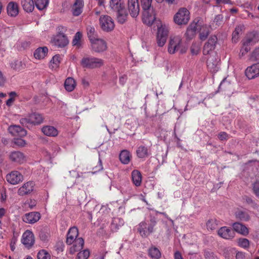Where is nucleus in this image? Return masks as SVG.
I'll use <instances>...</instances> for the list:
<instances>
[{"label": "nucleus", "mask_w": 259, "mask_h": 259, "mask_svg": "<svg viewBox=\"0 0 259 259\" xmlns=\"http://www.w3.org/2000/svg\"><path fill=\"white\" fill-rule=\"evenodd\" d=\"M188 46L183 42L179 36L170 37L168 44L167 52L170 54H174L179 52L181 54H185L188 50Z\"/></svg>", "instance_id": "obj_1"}, {"label": "nucleus", "mask_w": 259, "mask_h": 259, "mask_svg": "<svg viewBox=\"0 0 259 259\" xmlns=\"http://www.w3.org/2000/svg\"><path fill=\"white\" fill-rule=\"evenodd\" d=\"M109 7L117 12V18L118 22L123 23L126 20L127 13L124 7L123 0H110Z\"/></svg>", "instance_id": "obj_2"}, {"label": "nucleus", "mask_w": 259, "mask_h": 259, "mask_svg": "<svg viewBox=\"0 0 259 259\" xmlns=\"http://www.w3.org/2000/svg\"><path fill=\"white\" fill-rule=\"evenodd\" d=\"M80 64L83 68L94 69L102 66L104 64V61L100 58L85 56L81 60Z\"/></svg>", "instance_id": "obj_3"}, {"label": "nucleus", "mask_w": 259, "mask_h": 259, "mask_svg": "<svg viewBox=\"0 0 259 259\" xmlns=\"http://www.w3.org/2000/svg\"><path fill=\"white\" fill-rule=\"evenodd\" d=\"M190 19V13L185 8H180L174 16V22L178 25H185Z\"/></svg>", "instance_id": "obj_4"}, {"label": "nucleus", "mask_w": 259, "mask_h": 259, "mask_svg": "<svg viewBox=\"0 0 259 259\" xmlns=\"http://www.w3.org/2000/svg\"><path fill=\"white\" fill-rule=\"evenodd\" d=\"M169 28L168 25L165 24H161L157 27V32L156 35V42L157 45L160 47H163L167 40Z\"/></svg>", "instance_id": "obj_5"}, {"label": "nucleus", "mask_w": 259, "mask_h": 259, "mask_svg": "<svg viewBox=\"0 0 259 259\" xmlns=\"http://www.w3.org/2000/svg\"><path fill=\"white\" fill-rule=\"evenodd\" d=\"M66 28L65 27L60 26L57 28V34L54 36L52 40L55 46L59 47H63L68 44V40L67 36L64 34Z\"/></svg>", "instance_id": "obj_6"}, {"label": "nucleus", "mask_w": 259, "mask_h": 259, "mask_svg": "<svg viewBox=\"0 0 259 259\" xmlns=\"http://www.w3.org/2000/svg\"><path fill=\"white\" fill-rule=\"evenodd\" d=\"M156 224L155 218H151L150 220L146 219L144 222L139 224L138 230L142 236H147L153 231V228Z\"/></svg>", "instance_id": "obj_7"}, {"label": "nucleus", "mask_w": 259, "mask_h": 259, "mask_svg": "<svg viewBox=\"0 0 259 259\" xmlns=\"http://www.w3.org/2000/svg\"><path fill=\"white\" fill-rule=\"evenodd\" d=\"M91 49L97 53L103 52L107 48L106 42L103 39L97 37L90 41Z\"/></svg>", "instance_id": "obj_8"}, {"label": "nucleus", "mask_w": 259, "mask_h": 259, "mask_svg": "<svg viewBox=\"0 0 259 259\" xmlns=\"http://www.w3.org/2000/svg\"><path fill=\"white\" fill-rule=\"evenodd\" d=\"M6 179L9 183L15 185L22 182L24 180V177L19 171L13 170L6 175Z\"/></svg>", "instance_id": "obj_9"}, {"label": "nucleus", "mask_w": 259, "mask_h": 259, "mask_svg": "<svg viewBox=\"0 0 259 259\" xmlns=\"http://www.w3.org/2000/svg\"><path fill=\"white\" fill-rule=\"evenodd\" d=\"M99 21L101 28L105 31H111L114 28V22L109 16L102 15L100 18Z\"/></svg>", "instance_id": "obj_10"}, {"label": "nucleus", "mask_w": 259, "mask_h": 259, "mask_svg": "<svg viewBox=\"0 0 259 259\" xmlns=\"http://www.w3.org/2000/svg\"><path fill=\"white\" fill-rule=\"evenodd\" d=\"M142 20L143 23L151 25L155 20V12L152 8H149L147 9H143Z\"/></svg>", "instance_id": "obj_11"}, {"label": "nucleus", "mask_w": 259, "mask_h": 259, "mask_svg": "<svg viewBox=\"0 0 259 259\" xmlns=\"http://www.w3.org/2000/svg\"><path fill=\"white\" fill-rule=\"evenodd\" d=\"M245 74L249 79H254L259 76V63H256L247 67L245 71Z\"/></svg>", "instance_id": "obj_12"}, {"label": "nucleus", "mask_w": 259, "mask_h": 259, "mask_svg": "<svg viewBox=\"0 0 259 259\" xmlns=\"http://www.w3.org/2000/svg\"><path fill=\"white\" fill-rule=\"evenodd\" d=\"M219 61L220 59L215 53L208 57L207 61V65L210 72L214 73L218 70Z\"/></svg>", "instance_id": "obj_13"}, {"label": "nucleus", "mask_w": 259, "mask_h": 259, "mask_svg": "<svg viewBox=\"0 0 259 259\" xmlns=\"http://www.w3.org/2000/svg\"><path fill=\"white\" fill-rule=\"evenodd\" d=\"M200 27V23L199 21H193L188 27L185 33V37L187 39L191 40L194 38L196 34L198 28Z\"/></svg>", "instance_id": "obj_14"}, {"label": "nucleus", "mask_w": 259, "mask_h": 259, "mask_svg": "<svg viewBox=\"0 0 259 259\" xmlns=\"http://www.w3.org/2000/svg\"><path fill=\"white\" fill-rule=\"evenodd\" d=\"M42 116L38 113H32L26 118L22 119V122L24 124H40L42 122Z\"/></svg>", "instance_id": "obj_15"}, {"label": "nucleus", "mask_w": 259, "mask_h": 259, "mask_svg": "<svg viewBox=\"0 0 259 259\" xmlns=\"http://www.w3.org/2000/svg\"><path fill=\"white\" fill-rule=\"evenodd\" d=\"M128 9L131 16L136 18L139 14V0H127Z\"/></svg>", "instance_id": "obj_16"}, {"label": "nucleus", "mask_w": 259, "mask_h": 259, "mask_svg": "<svg viewBox=\"0 0 259 259\" xmlns=\"http://www.w3.org/2000/svg\"><path fill=\"white\" fill-rule=\"evenodd\" d=\"M218 41V38L215 35L210 36L203 48V54H208L214 50Z\"/></svg>", "instance_id": "obj_17"}, {"label": "nucleus", "mask_w": 259, "mask_h": 259, "mask_svg": "<svg viewBox=\"0 0 259 259\" xmlns=\"http://www.w3.org/2000/svg\"><path fill=\"white\" fill-rule=\"evenodd\" d=\"M21 242L26 247L29 248L32 246L34 243L33 233L29 230H26L23 234Z\"/></svg>", "instance_id": "obj_18"}, {"label": "nucleus", "mask_w": 259, "mask_h": 259, "mask_svg": "<svg viewBox=\"0 0 259 259\" xmlns=\"http://www.w3.org/2000/svg\"><path fill=\"white\" fill-rule=\"evenodd\" d=\"M34 184L32 182H27L24 183L18 190V194L23 196L31 193L34 190Z\"/></svg>", "instance_id": "obj_19"}, {"label": "nucleus", "mask_w": 259, "mask_h": 259, "mask_svg": "<svg viewBox=\"0 0 259 259\" xmlns=\"http://www.w3.org/2000/svg\"><path fill=\"white\" fill-rule=\"evenodd\" d=\"M40 218V214L38 212H31L25 214L23 217L24 222L29 224H34L37 222Z\"/></svg>", "instance_id": "obj_20"}, {"label": "nucleus", "mask_w": 259, "mask_h": 259, "mask_svg": "<svg viewBox=\"0 0 259 259\" xmlns=\"http://www.w3.org/2000/svg\"><path fill=\"white\" fill-rule=\"evenodd\" d=\"M218 235L225 239H230L234 237V231L227 227H221L218 231Z\"/></svg>", "instance_id": "obj_21"}, {"label": "nucleus", "mask_w": 259, "mask_h": 259, "mask_svg": "<svg viewBox=\"0 0 259 259\" xmlns=\"http://www.w3.org/2000/svg\"><path fill=\"white\" fill-rule=\"evenodd\" d=\"M9 158L12 161L21 164L25 161L26 159L23 153L20 151H14L10 153Z\"/></svg>", "instance_id": "obj_22"}, {"label": "nucleus", "mask_w": 259, "mask_h": 259, "mask_svg": "<svg viewBox=\"0 0 259 259\" xmlns=\"http://www.w3.org/2000/svg\"><path fill=\"white\" fill-rule=\"evenodd\" d=\"M8 15L11 17H15L19 14V7L18 4L14 2H10L7 7Z\"/></svg>", "instance_id": "obj_23"}, {"label": "nucleus", "mask_w": 259, "mask_h": 259, "mask_svg": "<svg viewBox=\"0 0 259 259\" xmlns=\"http://www.w3.org/2000/svg\"><path fill=\"white\" fill-rule=\"evenodd\" d=\"M62 60V57L60 55H54L49 62V67L52 70H57L60 66Z\"/></svg>", "instance_id": "obj_24"}, {"label": "nucleus", "mask_w": 259, "mask_h": 259, "mask_svg": "<svg viewBox=\"0 0 259 259\" xmlns=\"http://www.w3.org/2000/svg\"><path fill=\"white\" fill-rule=\"evenodd\" d=\"M258 40L259 33L256 31H253L246 35L243 41L245 42V44L252 45L257 42Z\"/></svg>", "instance_id": "obj_25"}, {"label": "nucleus", "mask_w": 259, "mask_h": 259, "mask_svg": "<svg viewBox=\"0 0 259 259\" xmlns=\"http://www.w3.org/2000/svg\"><path fill=\"white\" fill-rule=\"evenodd\" d=\"M9 132L14 136L23 137L26 135V131L19 125H11L9 127Z\"/></svg>", "instance_id": "obj_26"}, {"label": "nucleus", "mask_w": 259, "mask_h": 259, "mask_svg": "<svg viewBox=\"0 0 259 259\" xmlns=\"http://www.w3.org/2000/svg\"><path fill=\"white\" fill-rule=\"evenodd\" d=\"M78 235V229L76 227H73L71 228L67 234L66 242L68 244H72L73 242L77 239Z\"/></svg>", "instance_id": "obj_27"}, {"label": "nucleus", "mask_w": 259, "mask_h": 259, "mask_svg": "<svg viewBox=\"0 0 259 259\" xmlns=\"http://www.w3.org/2000/svg\"><path fill=\"white\" fill-rule=\"evenodd\" d=\"M48 53V49L46 47H39L35 50L33 55L37 60H42L45 58Z\"/></svg>", "instance_id": "obj_28"}, {"label": "nucleus", "mask_w": 259, "mask_h": 259, "mask_svg": "<svg viewBox=\"0 0 259 259\" xmlns=\"http://www.w3.org/2000/svg\"><path fill=\"white\" fill-rule=\"evenodd\" d=\"M83 0H76L72 6V12L74 16H79L82 12Z\"/></svg>", "instance_id": "obj_29"}, {"label": "nucleus", "mask_w": 259, "mask_h": 259, "mask_svg": "<svg viewBox=\"0 0 259 259\" xmlns=\"http://www.w3.org/2000/svg\"><path fill=\"white\" fill-rule=\"evenodd\" d=\"M73 245L70 248L71 253H74L81 250L84 245V240L82 238H78L73 242Z\"/></svg>", "instance_id": "obj_30"}, {"label": "nucleus", "mask_w": 259, "mask_h": 259, "mask_svg": "<svg viewBox=\"0 0 259 259\" xmlns=\"http://www.w3.org/2000/svg\"><path fill=\"white\" fill-rule=\"evenodd\" d=\"M132 158V154L127 150H122L119 154V159L121 162L124 164L130 163Z\"/></svg>", "instance_id": "obj_31"}, {"label": "nucleus", "mask_w": 259, "mask_h": 259, "mask_svg": "<svg viewBox=\"0 0 259 259\" xmlns=\"http://www.w3.org/2000/svg\"><path fill=\"white\" fill-rule=\"evenodd\" d=\"M137 156L140 158H145L150 154V151L148 147L144 146H140L138 147L136 150Z\"/></svg>", "instance_id": "obj_32"}, {"label": "nucleus", "mask_w": 259, "mask_h": 259, "mask_svg": "<svg viewBox=\"0 0 259 259\" xmlns=\"http://www.w3.org/2000/svg\"><path fill=\"white\" fill-rule=\"evenodd\" d=\"M233 228L236 232L243 235H247L248 234V228L240 223H235L233 225Z\"/></svg>", "instance_id": "obj_33"}, {"label": "nucleus", "mask_w": 259, "mask_h": 259, "mask_svg": "<svg viewBox=\"0 0 259 259\" xmlns=\"http://www.w3.org/2000/svg\"><path fill=\"white\" fill-rule=\"evenodd\" d=\"M124 222L120 218H114L111 223L110 228L112 231H117L121 227H122Z\"/></svg>", "instance_id": "obj_34"}, {"label": "nucleus", "mask_w": 259, "mask_h": 259, "mask_svg": "<svg viewBox=\"0 0 259 259\" xmlns=\"http://www.w3.org/2000/svg\"><path fill=\"white\" fill-rule=\"evenodd\" d=\"M132 178L134 184L136 186H140L142 182V175L138 170H134L132 172Z\"/></svg>", "instance_id": "obj_35"}, {"label": "nucleus", "mask_w": 259, "mask_h": 259, "mask_svg": "<svg viewBox=\"0 0 259 259\" xmlns=\"http://www.w3.org/2000/svg\"><path fill=\"white\" fill-rule=\"evenodd\" d=\"M42 132L47 136L55 137L56 136L58 133L57 130L52 126H45L41 129Z\"/></svg>", "instance_id": "obj_36"}, {"label": "nucleus", "mask_w": 259, "mask_h": 259, "mask_svg": "<svg viewBox=\"0 0 259 259\" xmlns=\"http://www.w3.org/2000/svg\"><path fill=\"white\" fill-rule=\"evenodd\" d=\"M76 85L75 80L72 77H68L65 81L64 87L68 92H72Z\"/></svg>", "instance_id": "obj_37"}, {"label": "nucleus", "mask_w": 259, "mask_h": 259, "mask_svg": "<svg viewBox=\"0 0 259 259\" xmlns=\"http://www.w3.org/2000/svg\"><path fill=\"white\" fill-rule=\"evenodd\" d=\"M21 4L24 10L27 12H32L34 8L33 0H22Z\"/></svg>", "instance_id": "obj_38"}, {"label": "nucleus", "mask_w": 259, "mask_h": 259, "mask_svg": "<svg viewBox=\"0 0 259 259\" xmlns=\"http://www.w3.org/2000/svg\"><path fill=\"white\" fill-rule=\"evenodd\" d=\"M120 192L123 195V201H127L134 195L132 188L127 186L124 188H122L120 190Z\"/></svg>", "instance_id": "obj_39"}, {"label": "nucleus", "mask_w": 259, "mask_h": 259, "mask_svg": "<svg viewBox=\"0 0 259 259\" xmlns=\"http://www.w3.org/2000/svg\"><path fill=\"white\" fill-rule=\"evenodd\" d=\"M148 254L150 257L153 259H158L161 255V253L159 249L154 246H152L149 249Z\"/></svg>", "instance_id": "obj_40"}, {"label": "nucleus", "mask_w": 259, "mask_h": 259, "mask_svg": "<svg viewBox=\"0 0 259 259\" xmlns=\"http://www.w3.org/2000/svg\"><path fill=\"white\" fill-rule=\"evenodd\" d=\"M199 29V37L201 40H204L207 37L209 33V29L206 25H201L198 28Z\"/></svg>", "instance_id": "obj_41"}, {"label": "nucleus", "mask_w": 259, "mask_h": 259, "mask_svg": "<svg viewBox=\"0 0 259 259\" xmlns=\"http://www.w3.org/2000/svg\"><path fill=\"white\" fill-rule=\"evenodd\" d=\"M82 34L80 32H77L75 33L72 40V45L77 48H79L82 46Z\"/></svg>", "instance_id": "obj_42"}, {"label": "nucleus", "mask_w": 259, "mask_h": 259, "mask_svg": "<svg viewBox=\"0 0 259 259\" xmlns=\"http://www.w3.org/2000/svg\"><path fill=\"white\" fill-rule=\"evenodd\" d=\"M235 215L237 219L243 221H248L250 219L249 214L246 212L240 210L235 211Z\"/></svg>", "instance_id": "obj_43"}, {"label": "nucleus", "mask_w": 259, "mask_h": 259, "mask_svg": "<svg viewBox=\"0 0 259 259\" xmlns=\"http://www.w3.org/2000/svg\"><path fill=\"white\" fill-rule=\"evenodd\" d=\"M87 31L90 42L94 40L97 37H98L97 33L94 27L91 26H88L87 27Z\"/></svg>", "instance_id": "obj_44"}, {"label": "nucleus", "mask_w": 259, "mask_h": 259, "mask_svg": "<svg viewBox=\"0 0 259 259\" xmlns=\"http://www.w3.org/2000/svg\"><path fill=\"white\" fill-rule=\"evenodd\" d=\"M36 8L39 10L45 9L48 6L49 0H34Z\"/></svg>", "instance_id": "obj_45"}, {"label": "nucleus", "mask_w": 259, "mask_h": 259, "mask_svg": "<svg viewBox=\"0 0 259 259\" xmlns=\"http://www.w3.org/2000/svg\"><path fill=\"white\" fill-rule=\"evenodd\" d=\"M10 65L11 68L16 71H19L22 68H23L22 62L20 60H13L10 63Z\"/></svg>", "instance_id": "obj_46"}, {"label": "nucleus", "mask_w": 259, "mask_h": 259, "mask_svg": "<svg viewBox=\"0 0 259 259\" xmlns=\"http://www.w3.org/2000/svg\"><path fill=\"white\" fill-rule=\"evenodd\" d=\"M243 28V25H239L236 27L234 31L233 32L232 39L235 42L238 40L239 34L242 31Z\"/></svg>", "instance_id": "obj_47"}, {"label": "nucleus", "mask_w": 259, "mask_h": 259, "mask_svg": "<svg viewBox=\"0 0 259 259\" xmlns=\"http://www.w3.org/2000/svg\"><path fill=\"white\" fill-rule=\"evenodd\" d=\"M60 148L57 144H54L50 147V153L52 156H55L60 151Z\"/></svg>", "instance_id": "obj_48"}, {"label": "nucleus", "mask_w": 259, "mask_h": 259, "mask_svg": "<svg viewBox=\"0 0 259 259\" xmlns=\"http://www.w3.org/2000/svg\"><path fill=\"white\" fill-rule=\"evenodd\" d=\"M38 259H51V254L45 250H41L37 253Z\"/></svg>", "instance_id": "obj_49"}, {"label": "nucleus", "mask_w": 259, "mask_h": 259, "mask_svg": "<svg viewBox=\"0 0 259 259\" xmlns=\"http://www.w3.org/2000/svg\"><path fill=\"white\" fill-rule=\"evenodd\" d=\"M191 53L193 55H197L200 50V45L199 43H193L190 49Z\"/></svg>", "instance_id": "obj_50"}, {"label": "nucleus", "mask_w": 259, "mask_h": 259, "mask_svg": "<svg viewBox=\"0 0 259 259\" xmlns=\"http://www.w3.org/2000/svg\"><path fill=\"white\" fill-rule=\"evenodd\" d=\"M89 256V250L85 249L78 253L76 259H88Z\"/></svg>", "instance_id": "obj_51"}, {"label": "nucleus", "mask_w": 259, "mask_h": 259, "mask_svg": "<svg viewBox=\"0 0 259 259\" xmlns=\"http://www.w3.org/2000/svg\"><path fill=\"white\" fill-rule=\"evenodd\" d=\"M9 95L10 98L7 101L6 104L8 106H11L14 103L18 95L15 92H11Z\"/></svg>", "instance_id": "obj_52"}, {"label": "nucleus", "mask_w": 259, "mask_h": 259, "mask_svg": "<svg viewBox=\"0 0 259 259\" xmlns=\"http://www.w3.org/2000/svg\"><path fill=\"white\" fill-rule=\"evenodd\" d=\"M217 226V221L215 219H210L208 220L206 223V227L207 229L212 230Z\"/></svg>", "instance_id": "obj_53"}, {"label": "nucleus", "mask_w": 259, "mask_h": 259, "mask_svg": "<svg viewBox=\"0 0 259 259\" xmlns=\"http://www.w3.org/2000/svg\"><path fill=\"white\" fill-rule=\"evenodd\" d=\"M250 59L252 61L259 60V47L256 48L253 51L250 57Z\"/></svg>", "instance_id": "obj_54"}, {"label": "nucleus", "mask_w": 259, "mask_h": 259, "mask_svg": "<svg viewBox=\"0 0 259 259\" xmlns=\"http://www.w3.org/2000/svg\"><path fill=\"white\" fill-rule=\"evenodd\" d=\"M249 46L248 44H245V42L243 41V46L240 50V56L245 55L250 50Z\"/></svg>", "instance_id": "obj_55"}, {"label": "nucleus", "mask_w": 259, "mask_h": 259, "mask_svg": "<svg viewBox=\"0 0 259 259\" xmlns=\"http://www.w3.org/2000/svg\"><path fill=\"white\" fill-rule=\"evenodd\" d=\"M14 143L19 147H24L26 145V142L22 138H14Z\"/></svg>", "instance_id": "obj_56"}, {"label": "nucleus", "mask_w": 259, "mask_h": 259, "mask_svg": "<svg viewBox=\"0 0 259 259\" xmlns=\"http://www.w3.org/2000/svg\"><path fill=\"white\" fill-rule=\"evenodd\" d=\"M238 244L239 246L246 248L248 247L249 245V242L248 240L245 238L240 239L238 241Z\"/></svg>", "instance_id": "obj_57"}, {"label": "nucleus", "mask_w": 259, "mask_h": 259, "mask_svg": "<svg viewBox=\"0 0 259 259\" xmlns=\"http://www.w3.org/2000/svg\"><path fill=\"white\" fill-rule=\"evenodd\" d=\"M143 9H147L151 7L152 0H140Z\"/></svg>", "instance_id": "obj_58"}, {"label": "nucleus", "mask_w": 259, "mask_h": 259, "mask_svg": "<svg viewBox=\"0 0 259 259\" xmlns=\"http://www.w3.org/2000/svg\"><path fill=\"white\" fill-rule=\"evenodd\" d=\"M253 191L255 196L259 198V181L253 184Z\"/></svg>", "instance_id": "obj_59"}, {"label": "nucleus", "mask_w": 259, "mask_h": 259, "mask_svg": "<svg viewBox=\"0 0 259 259\" xmlns=\"http://www.w3.org/2000/svg\"><path fill=\"white\" fill-rule=\"evenodd\" d=\"M158 61H161L163 64H165V70L168 71L170 70V68L171 67V65L169 64L168 62H166L164 59L162 58H157L155 60V63H157Z\"/></svg>", "instance_id": "obj_60"}, {"label": "nucleus", "mask_w": 259, "mask_h": 259, "mask_svg": "<svg viewBox=\"0 0 259 259\" xmlns=\"http://www.w3.org/2000/svg\"><path fill=\"white\" fill-rule=\"evenodd\" d=\"M103 167L102 164L101 160L99 158L98 165L93 168L94 171L92 172V174H94L98 171H101L103 169Z\"/></svg>", "instance_id": "obj_61"}, {"label": "nucleus", "mask_w": 259, "mask_h": 259, "mask_svg": "<svg viewBox=\"0 0 259 259\" xmlns=\"http://www.w3.org/2000/svg\"><path fill=\"white\" fill-rule=\"evenodd\" d=\"M223 16L221 15H218L215 16L214 19V22L216 23L217 25H220L222 21Z\"/></svg>", "instance_id": "obj_62"}, {"label": "nucleus", "mask_w": 259, "mask_h": 259, "mask_svg": "<svg viewBox=\"0 0 259 259\" xmlns=\"http://www.w3.org/2000/svg\"><path fill=\"white\" fill-rule=\"evenodd\" d=\"M126 80H127V77L125 75H123V76H121V77H120L119 78V83L121 84V85H124L125 84V83L126 82Z\"/></svg>", "instance_id": "obj_63"}, {"label": "nucleus", "mask_w": 259, "mask_h": 259, "mask_svg": "<svg viewBox=\"0 0 259 259\" xmlns=\"http://www.w3.org/2000/svg\"><path fill=\"white\" fill-rule=\"evenodd\" d=\"M174 258L175 259H183L181 253L178 251H177L175 252Z\"/></svg>", "instance_id": "obj_64"}]
</instances>
